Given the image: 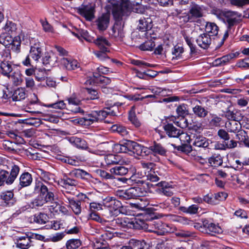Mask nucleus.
<instances>
[{
  "instance_id": "nucleus-1",
  "label": "nucleus",
  "mask_w": 249,
  "mask_h": 249,
  "mask_svg": "<svg viewBox=\"0 0 249 249\" xmlns=\"http://www.w3.org/2000/svg\"><path fill=\"white\" fill-rule=\"evenodd\" d=\"M35 192H40V195L35 198L31 203V207L36 208L43 206L48 202L54 200V190L52 187H48L40 181H36L34 187Z\"/></svg>"
},
{
  "instance_id": "nucleus-2",
  "label": "nucleus",
  "mask_w": 249,
  "mask_h": 249,
  "mask_svg": "<svg viewBox=\"0 0 249 249\" xmlns=\"http://www.w3.org/2000/svg\"><path fill=\"white\" fill-rule=\"evenodd\" d=\"M10 172L5 169L0 170V186L4 184H12L16 179L20 171L19 167L13 162L10 163L7 166Z\"/></svg>"
},
{
  "instance_id": "nucleus-3",
  "label": "nucleus",
  "mask_w": 249,
  "mask_h": 249,
  "mask_svg": "<svg viewBox=\"0 0 249 249\" xmlns=\"http://www.w3.org/2000/svg\"><path fill=\"white\" fill-rule=\"evenodd\" d=\"M120 3L117 1L111 3V11L114 18L119 20L123 17L128 16L131 12V3L129 0H120Z\"/></svg>"
},
{
  "instance_id": "nucleus-4",
  "label": "nucleus",
  "mask_w": 249,
  "mask_h": 249,
  "mask_svg": "<svg viewBox=\"0 0 249 249\" xmlns=\"http://www.w3.org/2000/svg\"><path fill=\"white\" fill-rule=\"evenodd\" d=\"M144 228L141 229L145 231L157 233L159 234H163L166 232H171L174 231L170 225L163 223L160 220H157L151 222L150 223L147 224L144 222Z\"/></svg>"
},
{
  "instance_id": "nucleus-5",
  "label": "nucleus",
  "mask_w": 249,
  "mask_h": 249,
  "mask_svg": "<svg viewBox=\"0 0 249 249\" xmlns=\"http://www.w3.org/2000/svg\"><path fill=\"white\" fill-rule=\"evenodd\" d=\"M115 223L123 228L141 229L144 228V221L136 219H130L127 217H119L114 220Z\"/></svg>"
},
{
  "instance_id": "nucleus-6",
  "label": "nucleus",
  "mask_w": 249,
  "mask_h": 249,
  "mask_svg": "<svg viewBox=\"0 0 249 249\" xmlns=\"http://www.w3.org/2000/svg\"><path fill=\"white\" fill-rule=\"evenodd\" d=\"M134 183L137 184V186L131 187L133 198L145 196L150 192L153 186L151 183L140 179H136Z\"/></svg>"
},
{
  "instance_id": "nucleus-7",
  "label": "nucleus",
  "mask_w": 249,
  "mask_h": 249,
  "mask_svg": "<svg viewBox=\"0 0 249 249\" xmlns=\"http://www.w3.org/2000/svg\"><path fill=\"white\" fill-rule=\"evenodd\" d=\"M115 112L107 108V110L94 111L88 114L85 118V121L89 124L94 122H101L104 120L108 116H116Z\"/></svg>"
},
{
  "instance_id": "nucleus-8",
  "label": "nucleus",
  "mask_w": 249,
  "mask_h": 249,
  "mask_svg": "<svg viewBox=\"0 0 249 249\" xmlns=\"http://www.w3.org/2000/svg\"><path fill=\"white\" fill-rule=\"evenodd\" d=\"M243 18L241 13L237 11L228 10L225 13L223 21L229 30L230 29L234 30L235 26L242 21Z\"/></svg>"
},
{
  "instance_id": "nucleus-9",
  "label": "nucleus",
  "mask_w": 249,
  "mask_h": 249,
  "mask_svg": "<svg viewBox=\"0 0 249 249\" xmlns=\"http://www.w3.org/2000/svg\"><path fill=\"white\" fill-rule=\"evenodd\" d=\"M0 43L6 47L10 48L14 52H18L21 42L19 36L13 38L11 36L5 33L0 35Z\"/></svg>"
},
{
  "instance_id": "nucleus-10",
  "label": "nucleus",
  "mask_w": 249,
  "mask_h": 249,
  "mask_svg": "<svg viewBox=\"0 0 249 249\" xmlns=\"http://www.w3.org/2000/svg\"><path fill=\"white\" fill-rule=\"evenodd\" d=\"M95 4L94 3L82 4L78 8V12L87 20L91 21L95 17Z\"/></svg>"
},
{
  "instance_id": "nucleus-11",
  "label": "nucleus",
  "mask_w": 249,
  "mask_h": 249,
  "mask_svg": "<svg viewBox=\"0 0 249 249\" xmlns=\"http://www.w3.org/2000/svg\"><path fill=\"white\" fill-rule=\"evenodd\" d=\"M103 205L108 209L111 215H114L117 214L122 207V203L113 197L108 196L103 199Z\"/></svg>"
},
{
  "instance_id": "nucleus-12",
  "label": "nucleus",
  "mask_w": 249,
  "mask_h": 249,
  "mask_svg": "<svg viewBox=\"0 0 249 249\" xmlns=\"http://www.w3.org/2000/svg\"><path fill=\"white\" fill-rule=\"evenodd\" d=\"M29 56L35 61L37 62L42 53V49L40 42L38 39H32L30 41Z\"/></svg>"
},
{
  "instance_id": "nucleus-13",
  "label": "nucleus",
  "mask_w": 249,
  "mask_h": 249,
  "mask_svg": "<svg viewBox=\"0 0 249 249\" xmlns=\"http://www.w3.org/2000/svg\"><path fill=\"white\" fill-rule=\"evenodd\" d=\"M66 100L68 103L67 109L75 113L83 112V111L79 106L81 104V100L77 97L76 94L71 95L70 97L67 98Z\"/></svg>"
},
{
  "instance_id": "nucleus-14",
  "label": "nucleus",
  "mask_w": 249,
  "mask_h": 249,
  "mask_svg": "<svg viewBox=\"0 0 249 249\" xmlns=\"http://www.w3.org/2000/svg\"><path fill=\"white\" fill-rule=\"evenodd\" d=\"M2 57L5 58H3V61L0 64L1 73L3 75L8 77L13 70L12 65L8 61H6L11 58L10 52L8 51H5Z\"/></svg>"
},
{
  "instance_id": "nucleus-15",
  "label": "nucleus",
  "mask_w": 249,
  "mask_h": 249,
  "mask_svg": "<svg viewBox=\"0 0 249 249\" xmlns=\"http://www.w3.org/2000/svg\"><path fill=\"white\" fill-rule=\"evenodd\" d=\"M189 14L191 16L187 15L183 17L184 21L193 22L194 21V18H198L202 17V9L197 4L193 5L190 9Z\"/></svg>"
},
{
  "instance_id": "nucleus-16",
  "label": "nucleus",
  "mask_w": 249,
  "mask_h": 249,
  "mask_svg": "<svg viewBox=\"0 0 249 249\" xmlns=\"http://www.w3.org/2000/svg\"><path fill=\"white\" fill-rule=\"evenodd\" d=\"M110 21V15L108 13H104L99 16L95 21L96 25L99 30L104 31L108 26Z\"/></svg>"
},
{
  "instance_id": "nucleus-17",
  "label": "nucleus",
  "mask_w": 249,
  "mask_h": 249,
  "mask_svg": "<svg viewBox=\"0 0 249 249\" xmlns=\"http://www.w3.org/2000/svg\"><path fill=\"white\" fill-rule=\"evenodd\" d=\"M133 149V152L138 156L144 157L148 155L150 153L149 147L144 146L136 142L131 141V148Z\"/></svg>"
},
{
  "instance_id": "nucleus-18",
  "label": "nucleus",
  "mask_w": 249,
  "mask_h": 249,
  "mask_svg": "<svg viewBox=\"0 0 249 249\" xmlns=\"http://www.w3.org/2000/svg\"><path fill=\"white\" fill-rule=\"evenodd\" d=\"M228 119H231V122L226 124L228 131L235 133L240 128V124L235 121V117L234 114L231 112H227V115Z\"/></svg>"
},
{
  "instance_id": "nucleus-19",
  "label": "nucleus",
  "mask_w": 249,
  "mask_h": 249,
  "mask_svg": "<svg viewBox=\"0 0 249 249\" xmlns=\"http://www.w3.org/2000/svg\"><path fill=\"white\" fill-rule=\"evenodd\" d=\"M212 39L210 35L203 33L199 35L196 39L197 45L203 49L209 48L211 43Z\"/></svg>"
},
{
  "instance_id": "nucleus-20",
  "label": "nucleus",
  "mask_w": 249,
  "mask_h": 249,
  "mask_svg": "<svg viewBox=\"0 0 249 249\" xmlns=\"http://www.w3.org/2000/svg\"><path fill=\"white\" fill-rule=\"evenodd\" d=\"M153 26L152 20L150 18H141L139 20L137 29L141 32H146L150 30Z\"/></svg>"
},
{
  "instance_id": "nucleus-21",
  "label": "nucleus",
  "mask_w": 249,
  "mask_h": 249,
  "mask_svg": "<svg viewBox=\"0 0 249 249\" xmlns=\"http://www.w3.org/2000/svg\"><path fill=\"white\" fill-rule=\"evenodd\" d=\"M69 175L71 177L79 178L87 181H89L92 178V176L89 173L80 169H74L71 171Z\"/></svg>"
},
{
  "instance_id": "nucleus-22",
  "label": "nucleus",
  "mask_w": 249,
  "mask_h": 249,
  "mask_svg": "<svg viewBox=\"0 0 249 249\" xmlns=\"http://www.w3.org/2000/svg\"><path fill=\"white\" fill-rule=\"evenodd\" d=\"M174 123L176 125L181 128L188 127L190 129L192 128L196 131H198L201 129L200 124H192L191 123H189L188 120L184 117H182L179 121H174Z\"/></svg>"
},
{
  "instance_id": "nucleus-23",
  "label": "nucleus",
  "mask_w": 249,
  "mask_h": 249,
  "mask_svg": "<svg viewBox=\"0 0 249 249\" xmlns=\"http://www.w3.org/2000/svg\"><path fill=\"white\" fill-rule=\"evenodd\" d=\"M60 63L68 70H74L80 68L79 63L75 59L64 57L61 59Z\"/></svg>"
},
{
  "instance_id": "nucleus-24",
  "label": "nucleus",
  "mask_w": 249,
  "mask_h": 249,
  "mask_svg": "<svg viewBox=\"0 0 249 249\" xmlns=\"http://www.w3.org/2000/svg\"><path fill=\"white\" fill-rule=\"evenodd\" d=\"M42 61L45 66H52L57 61V58L53 52H46L42 55Z\"/></svg>"
},
{
  "instance_id": "nucleus-25",
  "label": "nucleus",
  "mask_w": 249,
  "mask_h": 249,
  "mask_svg": "<svg viewBox=\"0 0 249 249\" xmlns=\"http://www.w3.org/2000/svg\"><path fill=\"white\" fill-rule=\"evenodd\" d=\"M105 162L107 165L126 164V161L123 160L120 155L109 154L105 157Z\"/></svg>"
},
{
  "instance_id": "nucleus-26",
  "label": "nucleus",
  "mask_w": 249,
  "mask_h": 249,
  "mask_svg": "<svg viewBox=\"0 0 249 249\" xmlns=\"http://www.w3.org/2000/svg\"><path fill=\"white\" fill-rule=\"evenodd\" d=\"M31 238L25 234L17 238V247L21 249H27L31 246Z\"/></svg>"
},
{
  "instance_id": "nucleus-27",
  "label": "nucleus",
  "mask_w": 249,
  "mask_h": 249,
  "mask_svg": "<svg viewBox=\"0 0 249 249\" xmlns=\"http://www.w3.org/2000/svg\"><path fill=\"white\" fill-rule=\"evenodd\" d=\"M192 141V145L199 148H206L209 144V141L206 138L202 136L194 137Z\"/></svg>"
},
{
  "instance_id": "nucleus-28",
  "label": "nucleus",
  "mask_w": 249,
  "mask_h": 249,
  "mask_svg": "<svg viewBox=\"0 0 249 249\" xmlns=\"http://www.w3.org/2000/svg\"><path fill=\"white\" fill-rule=\"evenodd\" d=\"M163 128L169 137L178 138L180 134L181 130L175 127L172 124H167Z\"/></svg>"
},
{
  "instance_id": "nucleus-29",
  "label": "nucleus",
  "mask_w": 249,
  "mask_h": 249,
  "mask_svg": "<svg viewBox=\"0 0 249 249\" xmlns=\"http://www.w3.org/2000/svg\"><path fill=\"white\" fill-rule=\"evenodd\" d=\"M67 199L70 205V207L72 209L75 214L78 215L81 213V202L79 200H74L73 197H68L66 196Z\"/></svg>"
},
{
  "instance_id": "nucleus-30",
  "label": "nucleus",
  "mask_w": 249,
  "mask_h": 249,
  "mask_svg": "<svg viewBox=\"0 0 249 249\" xmlns=\"http://www.w3.org/2000/svg\"><path fill=\"white\" fill-rule=\"evenodd\" d=\"M133 249H150V246L144 240L131 239L129 242Z\"/></svg>"
},
{
  "instance_id": "nucleus-31",
  "label": "nucleus",
  "mask_w": 249,
  "mask_h": 249,
  "mask_svg": "<svg viewBox=\"0 0 249 249\" xmlns=\"http://www.w3.org/2000/svg\"><path fill=\"white\" fill-rule=\"evenodd\" d=\"M0 198L5 205L8 206L13 205L16 202V199L14 197V194L12 191H7L1 193Z\"/></svg>"
},
{
  "instance_id": "nucleus-32",
  "label": "nucleus",
  "mask_w": 249,
  "mask_h": 249,
  "mask_svg": "<svg viewBox=\"0 0 249 249\" xmlns=\"http://www.w3.org/2000/svg\"><path fill=\"white\" fill-rule=\"evenodd\" d=\"M19 180V185L22 188L29 186L32 182L33 178L29 173L24 172L20 176Z\"/></svg>"
},
{
  "instance_id": "nucleus-33",
  "label": "nucleus",
  "mask_w": 249,
  "mask_h": 249,
  "mask_svg": "<svg viewBox=\"0 0 249 249\" xmlns=\"http://www.w3.org/2000/svg\"><path fill=\"white\" fill-rule=\"evenodd\" d=\"M82 198L83 200L87 202V203H89V210L90 211H98L101 210H103V201L102 203H97V202H89V200H90L89 196H87L85 194H82Z\"/></svg>"
},
{
  "instance_id": "nucleus-34",
  "label": "nucleus",
  "mask_w": 249,
  "mask_h": 249,
  "mask_svg": "<svg viewBox=\"0 0 249 249\" xmlns=\"http://www.w3.org/2000/svg\"><path fill=\"white\" fill-rule=\"evenodd\" d=\"M27 97V93L24 88H19L16 89L12 96L14 101H20Z\"/></svg>"
},
{
  "instance_id": "nucleus-35",
  "label": "nucleus",
  "mask_w": 249,
  "mask_h": 249,
  "mask_svg": "<svg viewBox=\"0 0 249 249\" xmlns=\"http://www.w3.org/2000/svg\"><path fill=\"white\" fill-rule=\"evenodd\" d=\"M131 142L128 141L124 144L116 143L114 144L113 150L117 153H127L130 150Z\"/></svg>"
},
{
  "instance_id": "nucleus-36",
  "label": "nucleus",
  "mask_w": 249,
  "mask_h": 249,
  "mask_svg": "<svg viewBox=\"0 0 249 249\" xmlns=\"http://www.w3.org/2000/svg\"><path fill=\"white\" fill-rule=\"evenodd\" d=\"M93 42L103 52H107V47L110 45V43L108 40L102 36L99 37L95 40H93Z\"/></svg>"
},
{
  "instance_id": "nucleus-37",
  "label": "nucleus",
  "mask_w": 249,
  "mask_h": 249,
  "mask_svg": "<svg viewBox=\"0 0 249 249\" xmlns=\"http://www.w3.org/2000/svg\"><path fill=\"white\" fill-rule=\"evenodd\" d=\"M205 231L206 233L213 235L215 233H222L223 231L221 227L218 225L213 223H209L207 221Z\"/></svg>"
},
{
  "instance_id": "nucleus-38",
  "label": "nucleus",
  "mask_w": 249,
  "mask_h": 249,
  "mask_svg": "<svg viewBox=\"0 0 249 249\" xmlns=\"http://www.w3.org/2000/svg\"><path fill=\"white\" fill-rule=\"evenodd\" d=\"M150 153L153 152L156 154H159L160 156H165L167 150L160 143L154 142L153 145L149 147Z\"/></svg>"
},
{
  "instance_id": "nucleus-39",
  "label": "nucleus",
  "mask_w": 249,
  "mask_h": 249,
  "mask_svg": "<svg viewBox=\"0 0 249 249\" xmlns=\"http://www.w3.org/2000/svg\"><path fill=\"white\" fill-rule=\"evenodd\" d=\"M110 172L115 176H124L127 174L128 169L120 164L115 166L109 170Z\"/></svg>"
},
{
  "instance_id": "nucleus-40",
  "label": "nucleus",
  "mask_w": 249,
  "mask_h": 249,
  "mask_svg": "<svg viewBox=\"0 0 249 249\" xmlns=\"http://www.w3.org/2000/svg\"><path fill=\"white\" fill-rule=\"evenodd\" d=\"M112 37L116 38H122L124 36L123 28L121 25L115 24L112 27L110 33Z\"/></svg>"
},
{
  "instance_id": "nucleus-41",
  "label": "nucleus",
  "mask_w": 249,
  "mask_h": 249,
  "mask_svg": "<svg viewBox=\"0 0 249 249\" xmlns=\"http://www.w3.org/2000/svg\"><path fill=\"white\" fill-rule=\"evenodd\" d=\"M157 185L161 187L160 191L165 196H170L173 195V192L171 190V188L169 187L168 183L165 181H161L158 183Z\"/></svg>"
},
{
  "instance_id": "nucleus-42",
  "label": "nucleus",
  "mask_w": 249,
  "mask_h": 249,
  "mask_svg": "<svg viewBox=\"0 0 249 249\" xmlns=\"http://www.w3.org/2000/svg\"><path fill=\"white\" fill-rule=\"evenodd\" d=\"M205 31L210 36H216L218 34V27L214 23L207 22L205 26Z\"/></svg>"
},
{
  "instance_id": "nucleus-43",
  "label": "nucleus",
  "mask_w": 249,
  "mask_h": 249,
  "mask_svg": "<svg viewBox=\"0 0 249 249\" xmlns=\"http://www.w3.org/2000/svg\"><path fill=\"white\" fill-rule=\"evenodd\" d=\"M69 142L77 148L84 149L87 147L86 141L80 138L71 137L69 138Z\"/></svg>"
},
{
  "instance_id": "nucleus-44",
  "label": "nucleus",
  "mask_w": 249,
  "mask_h": 249,
  "mask_svg": "<svg viewBox=\"0 0 249 249\" xmlns=\"http://www.w3.org/2000/svg\"><path fill=\"white\" fill-rule=\"evenodd\" d=\"M8 77L16 86L19 85L22 81V75L18 70L14 71Z\"/></svg>"
},
{
  "instance_id": "nucleus-45",
  "label": "nucleus",
  "mask_w": 249,
  "mask_h": 249,
  "mask_svg": "<svg viewBox=\"0 0 249 249\" xmlns=\"http://www.w3.org/2000/svg\"><path fill=\"white\" fill-rule=\"evenodd\" d=\"M208 161L210 165L213 167H218L223 163V159L219 154H213L209 158Z\"/></svg>"
},
{
  "instance_id": "nucleus-46",
  "label": "nucleus",
  "mask_w": 249,
  "mask_h": 249,
  "mask_svg": "<svg viewBox=\"0 0 249 249\" xmlns=\"http://www.w3.org/2000/svg\"><path fill=\"white\" fill-rule=\"evenodd\" d=\"M48 217L46 214L42 213L35 214L31 217V221L38 224H45L47 221Z\"/></svg>"
},
{
  "instance_id": "nucleus-47",
  "label": "nucleus",
  "mask_w": 249,
  "mask_h": 249,
  "mask_svg": "<svg viewBox=\"0 0 249 249\" xmlns=\"http://www.w3.org/2000/svg\"><path fill=\"white\" fill-rule=\"evenodd\" d=\"M116 196L122 199H129L133 198L131 188L126 190H118L116 192Z\"/></svg>"
},
{
  "instance_id": "nucleus-48",
  "label": "nucleus",
  "mask_w": 249,
  "mask_h": 249,
  "mask_svg": "<svg viewBox=\"0 0 249 249\" xmlns=\"http://www.w3.org/2000/svg\"><path fill=\"white\" fill-rule=\"evenodd\" d=\"M128 119L136 127H139L141 125V122L136 117L134 107H132L129 111Z\"/></svg>"
},
{
  "instance_id": "nucleus-49",
  "label": "nucleus",
  "mask_w": 249,
  "mask_h": 249,
  "mask_svg": "<svg viewBox=\"0 0 249 249\" xmlns=\"http://www.w3.org/2000/svg\"><path fill=\"white\" fill-rule=\"evenodd\" d=\"M93 77L95 79L94 81L99 82L100 84L104 85H107L110 83L111 80L109 77L104 76H101L97 72H93Z\"/></svg>"
},
{
  "instance_id": "nucleus-50",
  "label": "nucleus",
  "mask_w": 249,
  "mask_h": 249,
  "mask_svg": "<svg viewBox=\"0 0 249 249\" xmlns=\"http://www.w3.org/2000/svg\"><path fill=\"white\" fill-rule=\"evenodd\" d=\"M3 29L6 34L9 35H14L17 29V25L12 21H7Z\"/></svg>"
},
{
  "instance_id": "nucleus-51",
  "label": "nucleus",
  "mask_w": 249,
  "mask_h": 249,
  "mask_svg": "<svg viewBox=\"0 0 249 249\" xmlns=\"http://www.w3.org/2000/svg\"><path fill=\"white\" fill-rule=\"evenodd\" d=\"M113 132H117L122 136H126L128 134V131L125 126L120 124H114L110 127Z\"/></svg>"
},
{
  "instance_id": "nucleus-52",
  "label": "nucleus",
  "mask_w": 249,
  "mask_h": 249,
  "mask_svg": "<svg viewBox=\"0 0 249 249\" xmlns=\"http://www.w3.org/2000/svg\"><path fill=\"white\" fill-rule=\"evenodd\" d=\"M194 113L199 118H204L208 114V111L201 106L196 105L193 108Z\"/></svg>"
},
{
  "instance_id": "nucleus-53",
  "label": "nucleus",
  "mask_w": 249,
  "mask_h": 249,
  "mask_svg": "<svg viewBox=\"0 0 249 249\" xmlns=\"http://www.w3.org/2000/svg\"><path fill=\"white\" fill-rule=\"evenodd\" d=\"M60 182L66 186H75L78 184V181L76 179L69 177L66 174L63 175Z\"/></svg>"
},
{
  "instance_id": "nucleus-54",
  "label": "nucleus",
  "mask_w": 249,
  "mask_h": 249,
  "mask_svg": "<svg viewBox=\"0 0 249 249\" xmlns=\"http://www.w3.org/2000/svg\"><path fill=\"white\" fill-rule=\"evenodd\" d=\"M198 206L195 204H193L188 207L184 206L179 207V210L181 212L191 214L196 213L198 212Z\"/></svg>"
},
{
  "instance_id": "nucleus-55",
  "label": "nucleus",
  "mask_w": 249,
  "mask_h": 249,
  "mask_svg": "<svg viewBox=\"0 0 249 249\" xmlns=\"http://www.w3.org/2000/svg\"><path fill=\"white\" fill-rule=\"evenodd\" d=\"M73 34L79 39L82 38L88 42H92L93 40V38L89 35L86 30H81L78 33H73Z\"/></svg>"
},
{
  "instance_id": "nucleus-56",
  "label": "nucleus",
  "mask_w": 249,
  "mask_h": 249,
  "mask_svg": "<svg viewBox=\"0 0 249 249\" xmlns=\"http://www.w3.org/2000/svg\"><path fill=\"white\" fill-rule=\"evenodd\" d=\"M81 245V241L78 239H71L68 240L66 244L67 249H77Z\"/></svg>"
},
{
  "instance_id": "nucleus-57",
  "label": "nucleus",
  "mask_w": 249,
  "mask_h": 249,
  "mask_svg": "<svg viewBox=\"0 0 249 249\" xmlns=\"http://www.w3.org/2000/svg\"><path fill=\"white\" fill-rule=\"evenodd\" d=\"M155 46V42L152 39L148 40L139 46V49L142 51H151Z\"/></svg>"
},
{
  "instance_id": "nucleus-58",
  "label": "nucleus",
  "mask_w": 249,
  "mask_h": 249,
  "mask_svg": "<svg viewBox=\"0 0 249 249\" xmlns=\"http://www.w3.org/2000/svg\"><path fill=\"white\" fill-rule=\"evenodd\" d=\"M180 141L181 142L182 145H188V143L192 142L193 139H192L190 135L187 133L183 132L181 130L180 131V134H179L178 137Z\"/></svg>"
},
{
  "instance_id": "nucleus-59",
  "label": "nucleus",
  "mask_w": 249,
  "mask_h": 249,
  "mask_svg": "<svg viewBox=\"0 0 249 249\" xmlns=\"http://www.w3.org/2000/svg\"><path fill=\"white\" fill-rule=\"evenodd\" d=\"M37 174L40 177V178L45 182H47L51 180V179H53L52 175L51 174L41 169H38Z\"/></svg>"
},
{
  "instance_id": "nucleus-60",
  "label": "nucleus",
  "mask_w": 249,
  "mask_h": 249,
  "mask_svg": "<svg viewBox=\"0 0 249 249\" xmlns=\"http://www.w3.org/2000/svg\"><path fill=\"white\" fill-rule=\"evenodd\" d=\"M173 220L174 221L179 223L182 225H192V224H193V221H192L191 220L186 217L180 216H174L173 218Z\"/></svg>"
},
{
  "instance_id": "nucleus-61",
  "label": "nucleus",
  "mask_w": 249,
  "mask_h": 249,
  "mask_svg": "<svg viewBox=\"0 0 249 249\" xmlns=\"http://www.w3.org/2000/svg\"><path fill=\"white\" fill-rule=\"evenodd\" d=\"M169 148L171 149V147L173 148V150H177L178 151H180L182 152L190 151L191 150V146L186 145H181L179 146H176L175 144L169 143Z\"/></svg>"
},
{
  "instance_id": "nucleus-62",
  "label": "nucleus",
  "mask_w": 249,
  "mask_h": 249,
  "mask_svg": "<svg viewBox=\"0 0 249 249\" xmlns=\"http://www.w3.org/2000/svg\"><path fill=\"white\" fill-rule=\"evenodd\" d=\"M228 196V194L226 192H218L214 194L213 197L214 201L216 202V205L218 204L220 201L225 200Z\"/></svg>"
},
{
  "instance_id": "nucleus-63",
  "label": "nucleus",
  "mask_w": 249,
  "mask_h": 249,
  "mask_svg": "<svg viewBox=\"0 0 249 249\" xmlns=\"http://www.w3.org/2000/svg\"><path fill=\"white\" fill-rule=\"evenodd\" d=\"M49 107H52L55 109H67V105L63 101H60L53 104H50L47 106Z\"/></svg>"
},
{
  "instance_id": "nucleus-64",
  "label": "nucleus",
  "mask_w": 249,
  "mask_h": 249,
  "mask_svg": "<svg viewBox=\"0 0 249 249\" xmlns=\"http://www.w3.org/2000/svg\"><path fill=\"white\" fill-rule=\"evenodd\" d=\"M177 114L181 117L188 114V111L187 108V105L185 104H182L178 106L176 109Z\"/></svg>"
}]
</instances>
